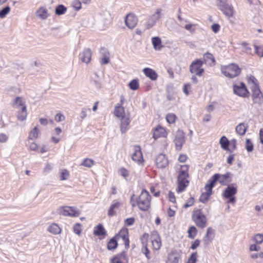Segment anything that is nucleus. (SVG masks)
Instances as JSON below:
<instances>
[{
    "label": "nucleus",
    "instance_id": "f257e3e1",
    "mask_svg": "<svg viewBox=\"0 0 263 263\" xmlns=\"http://www.w3.org/2000/svg\"><path fill=\"white\" fill-rule=\"evenodd\" d=\"M189 166L187 165L181 166L180 170L178 175V187L176 190L178 193H180L184 191L189 185Z\"/></svg>",
    "mask_w": 263,
    "mask_h": 263
},
{
    "label": "nucleus",
    "instance_id": "f03ea898",
    "mask_svg": "<svg viewBox=\"0 0 263 263\" xmlns=\"http://www.w3.org/2000/svg\"><path fill=\"white\" fill-rule=\"evenodd\" d=\"M151 196L149 193L145 189L142 190L139 197L136 199V203L139 209L146 211L151 206Z\"/></svg>",
    "mask_w": 263,
    "mask_h": 263
},
{
    "label": "nucleus",
    "instance_id": "7ed1b4c3",
    "mask_svg": "<svg viewBox=\"0 0 263 263\" xmlns=\"http://www.w3.org/2000/svg\"><path fill=\"white\" fill-rule=\"evenodd\" d=\"M221 71L224 76L234 78L238 76L241 72V69L239 66L234 63H231L228 65L221 66Z\"/></svg>",
    "mask_w": 263,
    "mask_h": 263
},
{
    "label": "nucleus",
    "instance_id": "20e7f679",
    "mask_svg": "<svg viewBox=\"0 0 263 263\" xmlns=\"http://www.w3.org/2000/svg\"><path fill=\"white\" fill-rule=\"evenodd\" d=\"M231 173L228 172L225 174H214L209 180V182L210 183V188L213 189L215 184L216 181L219 182L222 185H225L227 183H229L232 181V178L231 177Z\"/></svg>",
    "mask_w": 263,
    "mask_h": 263
},
{
    "label": "nucleus",
    "instance_id": "39448f33",
    "mask_svg": "<svg viewBox=\"0 0 263 263\" xmlns=\"http://www.w3.org/2000/svg\"><path fill=\"white\" fill-rule=\"evenodd\" d=\"M252 84L250 86L252 95V98L254 103L259 105L263 103V96L259 88L258 85L256 84L257 80L254 77H252Z\"/></svg>",
    "mask_w": 263,
    "mask_h": 263
},
{
    "label": "nucleus",
    "instance_id": "423d86ee",
    "mask_svg": "<svg viewBox=\"0 0 263 263\" xmlns=\"http://www.w3.org/2000/svg\"><path fill=\"white\" fill-rule=\"evenodd\" d=\"M192 219L198 227L202 229L206 227L207 218L201 210L194 211Z\"/></svg>",
    "mask_w": 263,
    "mask_h": 263
},
{
    "label": "nucleus",
    "instance_id": "0eeeda50",
    "mask_svg": "<svg viewBox=\"0 0 263 263\" xmlns=\"http://www.w3.org/2000/svg\"><path fill=\"white\" fill-rule=\"evenodd\" d=\"M204 62L200 59H196L193 61L190 66V71L192 73H195L196 76L201 77L204 72L202 68Z\"/></svg>",
    "mask_w": 263,
    "mask_h": 263
},
{
    "label": "nucleus",
    "instance_id": "6e6552de",
    "mask_svg": "<svg viewBox=\"0 0 263 263\" xmlns=\"http://www.w3.org/2000/svg\"><path fill=\"white\" fill-rule=\"evenodd\" d=\"M217 6L226 15L232 16L233 8L226 3V0H217Z\"/></svg>",
    "mask_w": 263,
    "mask_h": 263
},
{
    "label": "nucleus",
    "instance_id": "1a4fd4ad",
    "mask_svg": "<svg viewBox=\"0 0 263 263\" xmlns=\"http://www.w3.org/2000/svg\"><path fill=\"white\" fill-rule=\"evenodd\" d=\"M60 213L64 216L70 217H78L80 214V211L76 208L68 206L61 208Z\"/></svg>",
    "mask_w": 263,
    "mask_h": 263
},
{
    "label": "nucleus",
    "instance_id": "9d476101",
    "mask_svg": "<svg viewBox=\"0 0 263 263\" xmlns=\"http://www.w3.org/2000/svg\"><path fill=\"white\" fill-rule=\"evenodd\" d=\"M185 133L182 130H178L176 132L174 140L176 150L181 149L182 145L185 142Z\"/></svg>",
    "mask_w": 263,
    "mask_h": 263
},
{
    "label": "nucleus",
    "instance_id": "9b49d317",
    "mask_svg": "<svg viewBox=\"0 0 263 263\" xmlns=\"http://www.w3.org/2000/svg\"><path fill=\"white\" fill-rule=\"evenodd\" d=\"M233 87L234 93L238 96L247 97L249 93L243 83H240L238 85L235 84L233 85Z\"/></svg>",
    "mask_w": 263,
    "mask_h": 263
},
{
    "label": "nucleus",
    "instance_id": "f8f14e48",
    "mask_svg": "<svg viewBox=\"0 0 263 263\" xmlns=\"http://www.w3.org/2000/svg\"><path fill=\"white\" fill-rule=\"evenodd\" d=\"M155 162L157 166L159 168H164L168 164L167 158L165 155L163 154H160L157 156Z\"/></svg>",
    "mask_w": 263,
    "mask_h": 263
},
{
    "label": "nucleus",
    "instance_id": "ddd939ff",
    "mask_svg": "<svg viewBox=\"0 0 263 263\" xmlns=\"http://www.w3.org/2000/svg\"><path fill=\"white\" fill-rule=\"evenodd\" d=\"M125 22L128 28L133 29L137 25L138 18L134 14L130 13L126 15Z\"/></svg>",
    "mask_w": 263,
    "mask_h": 263
},
{
    "label": "nucleus",
    "instance_id": "4468645a",
    "mask_svg": "<svg viewBox=\"0 0 263 263\" xmlns=\"http://www.w3.org/2000/svg\"><path fill=\"white\" fill-rule=\"evenodd\" d=\"M134 153L132 154V159L137 162L140 163L143 161V156L139 146H135L134 148Z\"/></svg>",
    "mask_w": 263,
    "mask_h": 263
},
{
    "label": "nucleus",
    "instance_id": "2eb2a0df",
    "mask_svg": "<svg viewBox=\"0 0 263 263\" xmlns=\"http://www.w3.org/2000/svg\"><path fill=\"white\" fill-rule=\"evenodd\" d=\"M92 52L89 48L85 49L79 54V59L84 63L88 64L91 58Z\"/></svg>",
    "mask_w": 263,
    "mask_h": 263
},
{
    "label": "nucleus",
    "instance_id": "dca6fc26",
    "mask_svg": "<svg viewBox=\"0 0 263 263\" xmlns=\"http://www.w3.org/2000/svg\"><path fill=\"white\" fill-rule=\"evenodd\" d=\"M127 261L126 253L125 251L117 255L111 259V263H126Z\"/></svg>",
    "mask_w": 263,
    "mask_h": 263
},
{
    "label": "nucleus",
    "instance_id": "f3484780",
    "mask_svg": "<svg viewBox=\"0 0 263 263\" xmlns=\"http://www.w3.org/2000/svg\"><path fill=\"white\" fill-rule=\"evenodd\" d=\"M210 183L209 182V183L206 184L205 186V189L206 192L203 193L200 197L199 200L202 203L206 202L212 194V189L210 188Z\"/></svg>",
    "mask_w": 263,
    "mask_h": 263
},
{
    "label": "nucleus",
    "instance_id": "a211bd4d",
    "mask_svg": "<svg viewBox=\"0 0 263 263\" xmlns=\"http://www.w3.org/2000/svg\"><path fill=\"white\" fill-rule=\"evenodd\" d=\"M180 255L177 251L174 250L168 253L166 263H178Z\"/></svg>",
    "mask_w": 263,
    "mask_h": 263
},
{
    "label": "nucleus",
    "instance_id": "6ab92c4d",
    "mask_svg": "<svg viewBox=\"0 0 263 263\" xmlns=\"http://www.w3.org/2000/svg\"><path fill=\"white\" fill-rule=\"evenodd\" d=\"M167 133L163 127L161 126H158L154 130L153 133V138L156 140L160 137H165Z\"/></svg>",
    "mask_w": 263,
    "mask_h": 263
},
{
    "label": "nucleus",
    "instance_id": "aec40b11",
    "mask_svg": "<svg viewBox=\"0 0 263 263\" xmlns=\"http://www.w3.org/2000/svg\"><path fill=\"white\" fill-rule=\"evenodd\" d=\"M25 100L22 97H17L12 102L13 107L18 109H22L23 106H26L25 105Z\"/></svg>",
    "mask_w": 263,
    "mask_h": 263
},
{
    "label": "nucleus",
    "instance_id": "412c9836",
    "mask_svg": "<svg viewBox=\"0 0 263 263\" xmlns=\"http://www.w3.org/2000/svg\"><path fill=\"white\" fill-rule=\"evenodd\" d=\"M131 122V120L129 117H124L121 118V121L120 124V130L122 134H124L126 132L128 126Z\"/></svg>",
    "mask_w": 263,
    "mask_h": 263
},
{
    "label": "nucleus",
    "instance_id": "4be33fe9",
    "mask_svg": "<svg viewBox=\"0 0 263 263\" xmlns=\"http://www.w3.org/2000/svg\"><path fill=\"white\" fill-rule=\"evenodd\" d=\"M128 231L127 229L121 230L118 234L115 237H121L124 242L125 247L128 248L129 246V241L128 238Z\"/></svg>",
    "mask_w": 263,
    "mask_h": 263
},
{
    "label": "nucleus",
    "instance_id": "5701e85b",
    "mask_svg": "<svg viewBox=\"0 0 263 263\" xmlns=\"http://www.w3.org/2000/svg\"><path fill=\"white\" fill-rule=\"evenodd\" d=\"M160 17V11L157 10V12L154 13L147 21V28L152 27L156 23V22Z\"/></svg>",
    "mask_w": 263,
    "mask_h": 263
},
{
    "label": "nucleus",
    "instance_id": "b1692460",
    "mask_svg": "<svg viewBox=\"0 0 263 263\" xmlns=\"http://www.w3.org/2000/svg\"><path fill=\"white\" fill-rule=\"evenodd\" d=\"M237 193V188L232 185H228L223 193V196L226 198L234 196Z\"/></svg>",
    "mask_w": 263,
    "mask_h": 263
},
{
    "label": "nucleus",
    "instance_id": "393cba45",
    "mask_svg": "<svg viewBox=\"0 0 263 263\" xmlns=\"http://www.w3.org/2000/svg\"><path fill=\"white\" fill-rule=\"evenodd\" d=\"M214 235V230L211 227L208 228L206 230V234L203 238L204 244H209L213 239Z\"/></svg>",
    "mask_w": 263,
    "mask_h": 263
},
{
    "label": "nucleus",
    "instance_id": "a878e982",
    "mask_svg": "<svg viewBox=\"0 0 263 263\" xmlns=\"http://www.w3.org/2000/svg\"><path fill=\"white\" fill-rule=\"evenodd\" d=\"M143 71L144 74L152 80L155 81L157 80L158 74L154 70L150 68H145L143 69Z\"/></svg>",
    "mask_w": 263,
    "mask_h": 263
},
{
    "label": "nucleus",
    "instance_id": "bb28decb",
    "mask_svg": "<svg viewBox=\"0 0 263 263\" xmlns=\"http://www.w3.org/2000/svg\"><path fill=\"white\" fill-rule=\"evenodd\" d=\"M121 206L120 202L117 200H114L112 203L110 205L108 211V215L109 217H112L116 214L115 209H118Z\"/></svg>",
    "mask_w": 263,
    "mask_h": 263
},
{
    "label": "nucleus",
    "instance_id": "cd10ccee",
    "mask_svg": "<svg viewBox=\"0 0 263 263\" xmlns=\"http://www.w3.org/2000/svg\"><path fill=\"white\" fill-rule=\"evenodd\" d=\"M219 143L220 144L221 147L223 149L231 152V149L229 147V145H230V142L228 140L226 136H223L220 138L219 140Z\"/></svg>",
    "mask_w": 263,
    "mask_h": 263
},
{
    "label": "nucleus",
    "instance_id": "c85d7f7f",
    "mask_svg": "<svg viewBox=\"0 0 263 263\" xmlns=\"http://www.w3.org/2000/svg\"><path fill=\"white\" fill-rule=\"evenodd\" d=\"M27 116V107L23 106L22 109H19L17 111V118L20 121H24L26 119Z\"/></svg>",
    "mask_w": 263,
    "mask_h": 263
},
{
    "label": "nucleus",
    "instance_id": "c756f323",
    "mask_svg": "<svg viewBox=\"0 0 263 263\" xmlns=\"http://www.w3.org/2000/svg\"><path fill=\"white\" fill-rule=\"evenodd\" d=\"M36 15L42 20H45L48 16L47 10L44 7L39 8L36 12Z\"/></svg>",
    "mask_w": 263,
    "mask_h": 263
},
{
    "label": "nucleus",
    "instance_id": "7c9ffc66",
    "mask_svg": "<svg viewBox=\"0 0 263 263\" xmlns=\"http://www.w3.org/2000/svg\"><path fill=\"white\" fill-rule=\"evenodd\" d=\"M93 234L96 236L105 235L106 231L101 224H99L95 228Z\"/></svg>",
    "mask_w": 263,
    "mask_h": 263
},
{
    "label": "nucleus",
    "instance_id": "2f4dec72",
    "mask_svg": "<svg viewBox=\"0 0 263 263\" xmlns=\"http://www.w3.org/2000/svg\"><path fill=\"white\" fill-rule=\"evenodd\" d=\"M101 53L102 57L100 59V63L102 65L106 64L109 63V54L105 48H102Z\"/></svg>",
    "mask_w": 263,
    "mask_h": 263
},
{
    "label": "nucleus",
    "instance_id": "473e14b6",
    "mask_svg": "<svg viewBox=\"0 0 263 263\" xmlns=\"http://www.w3.org/2000/svg\"><path fill=\"white\" fill-rule=\"evenodd\" d=\"M48 231L54 235L59 234L61 232V229L58 224L53 223L48 227Z\"/></svg>",
    "mask_w": 263,
    "mask_h": 263
},
{
    "label": "nucleus",
    "instance_id": "72a5a7b5",
    "mask_svg": "<svg viewBox=\"0 0 263 263\" xmlns=\"http://www.w3.org/2000/svg\"><path fill=\"white\" fill-rule=\"evenodd\" d=\"M152 42L154 46V48L156 50H160L162 46L161 45V40L159 37H153L152 39Z\"/></svg>",
    "mask_w": 263,
    "mask_h": 263
},
{
    "label": "nucleus",
    "instance_id": "f704fd0d",
    "mask_svg": "<svg viewBox=\"0 0 263 263\" xmlns=\"http://www.w3.org/2000/svg\"><path fill=\"white\" fill-rule=\"evenodd\" d=\"M115 115L119 118L125 117L124 108L121 105H117L114 109Z\"/></svg>",
    "mask_w": 263,
    "mask_h": 263
},
{
    "label": "nucleus",
    "instance_id": "c9c22d12",
    "mask_svg": "<svg viewBox=\"0 0 263 263\" xmlns=\"http://www.w3.org/2000/svg\"><path fill=\"white\" fill-rule=\"evenodd\" d=\"M152 243L154 249L156 250H158L161 246L160 238L158 236H156L152 238Z\"/></svg>",
    "mask_w": 263,
    "mask_h": 263
},
{
    "label": "nucleus",
    "instance_id": "e433bc0d",
    "mask_svg": "<svg viewBox=\"0 0 263 263\" xmlns=\"http://www.w3.org/2000/svg\"><path fill=\"white\" fill-rule=\"evenodd\" d=\"M247 126L244 123H240L236 127V133L240 136L244 135L247 130Z\"/></svg>",
    "mask_w": 263,
    "mask_h": 263
},
{
    "label": "nucleus",
    "instance_id": "4c0bfd02",
    "mask_svg": "<svg viewBox=\"0 0 263 263\" xmlns=\"http://www.w3.org/2000/svg\"><path fill=\"white\" fill-rule=\"evenodd\" d=\"M203 58H204V63H206V62L210 61V63L211 64H215V60L214 59V56L212 54L206 52L205 54H203Z\"/></svg>",
    "mask_w": 263,
    "mask_h": 263
},
{
    "label": "nucleus",
    "instance_id": "58836bf2",
    "mask_svg": "<svg viewBox=\"0 0 263 263\" xmlns=\"http://www.w3.org/2000/svg\"><path fill=\"white\" fill-rule=\"evenodd\" d=\"M67 8L63 5H58L55 9V13L57 15H61L65 13Z\"/></svg>",
    "mask_w": 263,
    "mask_h": 263
},
{
    "label": "nucleus",
    "instance_id": "ea45409f",
    "mask_svg": "<svg viewBox=\"0 0 263 263\" xmlns=\"http://www.w3.org/2000/svg\"><path fill=\"white\" fill-rule=\"evenodd\" d=\"M128 86L132 90H137L139 87V81L137 79L132 80L128 84Z\"/></svg>",
    "mask_w": 263,
    "mask_h": 263
},
{
    "label": "nucleus",
    "instance_id": "a19ab883",
    "mask_svg": "<svg viewBox=\"0 0 263 263\" xmlns=\"http://www.w3.org/2000/svg\"><path fill=\"white\" fill-rule=\"evenodd\" d=\"M118 243L115 238H112L110 239L107 243V248L108 250L115 249L117 248Z\"/></svg>",
    "mask_w": 263,
    "mask_h": 263
},
{
    "label": "nucleus",
    "instance_id": "79ce46f5",
    "mask_svg": "<svg viewBox=\"0 0 263 263\" xmlns=\"http://www.w3.org/2000/svg\"><path fill=\"white\" fill-rule=\"evenodd\" d=\"M187 232L189 233V237L193 239L197 234V229L195 227L192 226L190 227Z\"/></svg>",
    "mask_w": 263,
    "mask_h": 263
},
{
    "label": "nucleus",
    "instance_id": "37998d69",
    "mask_svg": "<svg viewBox=\"0 0 263 263\" xmlns=\"http://www.w3.org/2000/svg\"><path fill=\"white\" fill-rule=\"evenodd\" d=\"M176 119V116L173 113L168 114L166 116V120L170 124L175 123Z\"/></svg>",
    "mask_w": 263,
    "mask_h": 263
},
{
    "label": "nucleus",
    "instance_id": "c03bdc74",
    "mask_svg": "<svg viewBox=\"0 0 263 263\" xmlns=\"http://www.w3.org/2000/svg\"><path fill=\"white\" fill-rule=\"evenodd\" d=\"M69 176V172L65 169L62 170L60 173V179L61 180H65L68 179Z\"/></svg>",
    "mask_w": 263,
    "mask_h": 263
},
{
    "label": "nucleus",
    "instance_id": "a18cd8bd",
    "mask_svg": "<svg viewBox=\"0 0 263 263\" xmlns=\"http://www.w3.org/2000/svg\"><path fill=\"white\" fill-rule=\"evenodd\" d=\"M10 11V7L8 6L0 10V18H4Z\"/></svg>",
    "mask_w": 263,
    "mask_h": 263
},
{
    "label": "nucleus",
    "instance_id": "49530a36",
    "mask_svg": "<svg viewBox=\"0 0 263 263\" xmlns=\"http://www.w3.org/2000/svg\"><path fill=\"white\" fill-rule=\"evenodd\" d=\"M93 164L94 161L92 159L86 158L83 160L81 165L87 167H90L93 165Z\"/></svg>",
    "mask_w": 263,
    "mask_h": 263
},
{
    "label": "nucleus",
    "instance_id": "de8ad7c7",
    "mask_svg": "<svg viewBox=\"0 0 263 263\" xmlns=\"http://www.w3.org/2000/svg\"><path fill=\"white\" fill-rule=\"evenodd\" d=\"M39 130L37 127H35L29 133V138L34 139L36 138L38 136Z\"/></svg>",
    "mask_w": 263,
    "mask_h": 263
},
{
    "label": "nucleus",
    "instance_id": "09e8293b",
    "mask_svg": "<svg viewBox=\"0 0 263 263\" xmlns=\"http://www.w3.org/2000/svg\"><path fill=\"white\" fill-rule=\"evenodd\" d=\"M254 145L251 140L249 139L246 140V148L248 152L253 151Z\"/></svg>",
    "mask_w": 263,
    "mask_h": 263
},
{
    "label": "nucleus",
    "instance_id": "8fccbe9b",
    "mask_svg": "<svg viewBox=\"0 0 263 263\" xmlns=\"http://www.w3.org/2000/svg\"><path fill=\"white\" fill-rule=\"evenodd\" d=\"M196 26V24H189L186 25L184 26V28L186 30L189 31L190 32V33L193 34V33H195L196 29H195V27Z\"/></svg>",
    "mask_w": 263,
    "mask_h": 263
},
{
    "label": "nucleus",
    "instance_id": "3c124183",
    "mask_svg": "<svg viewBox=\"0 0 263 263\" xmlns=\"http://www.w3.org/2000/svg\"><path fill=\"white\" fill-rule=\"evenodd\" d=\"M253 240L257 243L260 244L263 242V234H256L254 237Z\"/></svg>",
    "mask_w": 263,
    "mask_h": 263
},
{
    "label": "nucleus",
    "instance_id": "603ef678",
    "mask_svg": "<svg viewBox=\"0 0 263 263\" xmlns=\"http://www.w3.org/2000/svg\"><path fill=\"white\" fill-rule=\"evenodd\" d=\"M241 45L243 47V51L247 54H251L252 49L248 46V44L246 42H242Z\"/></svg>",
    "mask_w": 263,
    "mask_h": 263
},
{
    "label": "nucleus",
    "instance_id": "864d4df0",
    "mask_svg": "<svg viewBox=\"0 0 263 263\" xmlns=\"http://www.w3.org/2000/svg\"><path fill=\"white\" fill-rule=\"evenodd\" d=\"M72 6L77 11L81 9V2L80 0H74L72 2Z\"/></svg>",
    "mask_w": 263,
    "mask_h": 263
},
{
    "label": "nucleus",
    "instance_id": "5fc2aeb1",
    "mask_svg": "<svg viewBox=\"0 0 263 263\" xmlns=\"http://www.w3.org/2000/svg\"><path fill=\"white\" fill-rule=\"evenodd\" d=\"M255 53L260 57H263V47L254 46Z\"/></svg>",
    "mask_w": 263,
    "mask_h": 263
},
{
    "label": "nucleus",
    "instance_id": "6e6d98bb",
    "mask_svg": "<svg viewBox=\"0 0 263 263\" xmlns=\"http://www.w3.org/2000/svg\"><path fill=\"white\" fill-rule=\"evenodd\" d=\"M197 253H193L189 258L187 263H196L197 260Z\"/></svg>",
    "mask_w": 263,
    "mask_h": 263
},
{
    "label": "nucleus",
    "instance_id": "4d7b16f0",
    "mask_svg": "<svg viewBox=\"0 0 263 263\" xmlns=\"http://www.w3.org/2000/svg\"><path fill=\"white\" fill-rule=\"evenodd\" d=\"M81 227L80 223H76L74 225L73 231L76 234L80 235L81 233Z\"/></svg>",
    "mask_w": 263,
    "mask_h": 263
},
{
    "label": "nucleus",
    "instance_id": "13d9d810",
    "mask_svg": "<svg viewBox=\"0 0 263 263\" xmlns=\"http://www.w3.org/2000/svg\"><path fill=\"white\" fill-rule=\"evenodd\" d=\"M194 203V199L193 197H191L189 198L186 202L183 205V207L184 208H187L193 205Z\"/></svg>",
    "mask_w": 263,
    "mask_h": 263
},
{
    "label": "nucleus",
    "instance_id": "bf43d9fd",
    "mask_svg": "<svg viewBox=\"0 0 263 263\" xmlns=\"http://www.w3.org/2000/svg\"><path fill=\"white\" fill-rule=\"evenodd\" d=\"M55 120L58 122H60L61 121H63L65 120V116L61 113H58L55 116Z\"/></svg>",
    "mask_w": 263,
    "mask_h": 263
},
{
    "label": "nucleus",
    "instance_id": "052dcab7",
    "mask_svg": "<svg viewBox=\"0 0 263 263\" xmlns=\"http://www.w3.org/2000/svg\"><path fill=\"white\" fill-rule=\"evenodd\" d=\"M135 219L134 217L127 218L125 220V224L127 226H130L134 224Z\"/></svg>",
    "mask_w": 263,
    "mask_h": 263
},
{
    "label": "nucleus",
    "instance_id": "680f3d73",
    "mask_svg": "<svg viewBox=\"0 0 263 263\" xmlns=\"http://www.w3.org/2000/svg\"><path fill=\"white\" fill-rule=\"evenodd\" d=\"M90 111V108H83L81 110L80 114V118L81 119H84L87 117V111Z\"/></svg>",
    "mask_w": 263,
    "mask_h": 263
},
{
    "label": "nucleus",
    "instance_id": "e2e57ef3",
    "mask_svg": "<svg viewBox=\"0 0 263 263\" xmlns=\"http://www.w3.org/2000/svg\"><path fill=\"white\" fill-rule=\"evenodd\" d=\"M8 139V136L4 133L0 134V142L5 143L7 141Z\"/></svg>",
    "mask_w": 263,
    "mask_h": 263
},
{
    "label": "nucleus",
    "instance_id": "0e129e2a",
    "mask_svg": "<svg viewBox=\"0 0 263 263\" xmlns=\"http://www.w3.org/2000/svg\"><path fill=\"white\" fill-rule=\"evenodd\" d=\"M220 28V26L218 24H214L211 26L212 31L215 33H217L219 31Z\"/></svg>",
    "mask_w": 263,
    "mask_h": 263
},
{
    "label": "nucleus",
    "instance_id": "69168bd1",
    "mask_svg": "<svg viewBox=\"0 0 263 263\" xmlns=\"http://www.w3.org/2000/svg\"><path fill=\"white\" fill-rule=\"evenodd\" d=\"M230 142V145L232 146V149H231V152H230L232 153L236 148L237 141L236 139H233Z\"/></svg>",
    "mask_w": 263,
    "mask_h": 263
},
{
    "label": "nucleus",
    "instance_id": "338daca9",
    "mask_svg": "<svg viewBox=\"0 0 263 263\" xmlns=\"http://www.w3.org/2000/svg\"><path fill=\"white\" fill-rule=\"evenodd\" d=\"M200 240L199 239H196L194 242L192 244L191 249L192 250L196 249L200 245Z\"/></svg>",
    "mask_w": 263,
    "mask_h": 263
},
{
    "label": "nucleus",
    "instance_id": "774afa93",
    "mask_svg": "<svg viewBox=\"0 0 263 263\" xmlns=\"http://www.w3.org/2000/svg\"><path fill=\"white\" fill-rule=\"evenodd\" d=\"M52 170V165L51 164L48 163L45 166L43 171L45 173H48Z\"/></svg>",
    "mask_w": 263,
    "mask_h": 263
}]
</instances>
